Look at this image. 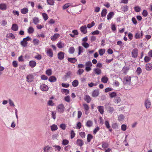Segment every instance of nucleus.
Here are the masks:
<instances>
[{
	"instance_id": "obj_19",
	"label": "nucleus",
	"mask_w": 152,
	"mask_h": 152,
	"mask_svg": "<svg viewBox=\"0 0 152 152\" xmlns=\"http://www.w3.org/2000/svg\"><path fill=\"white\" fill-rule=\"evenodd\" d=\"M121 101L120 98L118 96H117L114 98V102L115 104H119Z\"/></svg>"
},
{
	"instance_id": "obj_40",
	"label": "nucleus",
	"mask_w": 152,
	"mask_h": 152,
	"mask_svg": "<svg viewBox=\"0 0 152 152\" xmlns=\"http://www.w3.org/2000/svg\"><path fill=\"white\" fill-rule=\"evenodd\" d=\"M105 50L104 49H101L99 50V52L100 56H102L105 53Z\"/></svg>"
},
{
	"instance_id": "obj_42",
	"label": "nucleus",
	"mask_w": 152,
	"mask_h": 152,
	"mask_svg": "<svg viewBox=\"0 0 152 152\" xmlns=\"http://www.w3.org/2000/svg\"><path fill=\"white\" fill-rule=\"evenodd\" d=\"M109 146V144L107 142H103L102 143V146L103 148H106Z\"/></svg>"
},
{
	"instance_id": "obj_47",
	"label": "nucleus",
	"mask_w": 152,
	"mask_h": 152,
	"mask_svg": "<svg viewBox=\"0 0 152 152\" xmlns=\"http://www.w3.org/2000/svg\"><path fill=\"white\" fill-rule=\"evenodd\" d=\"M93 138V136L90 134H88L87 135V141L88 142H90L91 140Z\"/></svg>"
},
{
	"instance_id": "obj_58",
	"label": "nucleus",
	"mask_w": 152,
	"mask_h": 152,
	"mask_svg": "<svg viewBox=\"0 0 152 152\" xmlns=\"http://www.w3.org/2000/svg\"><path fill=\"white\" fill-rule=\"evenodd\" d=\"M75 134L74 131L73 130H72L70 133V137L71 139H72L73 138L75 137Z\"/></svg>"
},
{
	"instance_id": "obj_26",
	"label": "nucleus",
	"mask_w": 152,
	"mask_h": 152,
	"mask_svg": "<svg viewBox=\"0 0 152 152\" xmlns=\"http://www.w3.org/2000/svg\"><path fill=\"white\" fill-rule=\"evenodd\" d=\"M11 28L13 31H16L18 30V26L17 24H13L12 25Z\"/></svg>"
},
{
	"instance_id": "obj_28",
	"label": "nucleus",
	"mask_w": 152,
	"mask_h": 152,
	"mask_svg": "<svg viewBox=\"0 0 152 152\" xmlns=\"http://www.w3.org/2000/svg\"><path fill=\"white\" fill-rule=\"evenodd\" d=\"M121 9L122 11L125 12L128 11L129 9V7L127 5L121 7Z\"/></svg>"
},
{
	"instance_id": "obj_15",
	"label": "nucleus",
	"mask_w": 152,
	"mask_h": 152,
	"mask_svg": "<svg viewBox=\"0 0 152 152\" xmlns=\"http://www.w3.org/2000/svg\"><path fill=\"white\" fill-rule=\"evenodd\" d=\"M98 111L101 114H103L104 113V107L103 106H99L97 107Z\"/></svg>"
},
{
	"instance_id": "obj_12",
	"label": "nucleus",
	"mask_w": 152,
	"mask_h": 152,
	"mask_svg": "<svg viewBox=\"0 0 152 152\" xmlns=\"http://www.w3.org/2000/svg\"><path fill=\"white\" fill-rule=\"evenodd\" d=\"M83 106L85 110V114L86 115L88 114V111L89 110V107L88 105L86 104H83Z\"/></svg>"
},
{
	"instance_id": "obj_24",
	"label": "nucleus",
	"mask_w": 152,
	"mask_h": 152,
	"mask_svg": "<svg viewBox=\"0 0 152 152\" xmlns=\"http://www.w3.org/2000/svg\"><path fill=\"white\" fill-rule=\"evenodd\" d=\"M47 53L50 57H52L53 56V52L51 49H50L47 51Z\"/></svg>"
},
{
	"instance_id": "obj_29",
	"label": "nucleus",
	"mask_w": 152,
	"mask_h": 152,
	"mask_svg": "<svg viewBox=\"0 0 152 152\" xmlns=\"http://www.w3.org/2000/svg\"><path fill=\"white\" fill-rule=\"evenodd\" d=\"M68 61L72 63H75L77 61V60L76 58H68Z\"/></svg>"
},
{
	"instance_id": "obj_56",
	"label": "nucleus",
	"mask_w": 152,
	"mask_h": 152,
	"mask_svg": "<svg viewBox=\"0 0 152 152\" xmlns=\"http://www.w3.org/2000/svg\"><path fill=\"white\" fill-rule=\"evenodd\" d=\"M47 2L49 5H53L54 3L53 0H47Z\"/></svg>"
},
{
	"instance_id": "obj_18",
	"label": "nucleus",
	"mask_w": 152,
	"mask_h": 152,
	"mask_svg": "<svg viewBox=\"0 0 152 152\" xmlns=\"http://www.w3.org/2000/svg\"><path fill=\"white\" fill-rule=\"evenodd\" d=\"M145 107L147 108H149L150 107L151 105V102L148 99L145 101Z\"/></svg>"
},
{
	"instance_id": "obj_2",
	"label": "nucleus",
	"mask_w": 152,
	"mask_h": 152,
	"mask_svg": "<svg viewBox=\"0 0 152 152\" xmlns=\"http://www.w3.org/2000/svg\"><path fill=\"white\" fill-rule=\"evenodd\" d=\"M31 40V39L29 36L27 37H26L24 38L23 39V40L20 42L21 45L23 47H26L27 46V42L28 41H30Z\"/></svg>"
},
{
	"instance_id": "obj_51",
	"label": "nucleus",
	"mask_w": 152,
	"mask_h": 152,
	"mask_svg": "<svg viewBox=\"0 0 152 152\" xmlns=\"http://www.w3.org/2000/svg\"><path fill=\"white\" fill-rule=\"evenodd\" d=\"M104 124L106 126V127L107 129H109L110 128L109 122L108 121H105V122Z\"/></svg>"
},
{
	"instance_id": "obj_61",
	"label": "nucleus",
	"mask_w": 152,
	"mask_h": 152,
	"mask_svg": "<svg viewBox=\"0 0 152 152\" xmlns=\"http://www.w3.org/2000/svg\"><path fill=\"white\" fill-rule=\"evenodd\" d=\"M53 147L55 149V151H60L61 150V147L59 145H54Z\"/></svg>"
},
{
	"instance_id": "obj_41",
	"label": "nucleus",
	"mask_w": 152,
	"mask_h": 152,
	"mask_svg": "<svg viewBox=\"0 0 152 152\" xmlns=\"http://www.w3.org/2000/svg\"><path fill=\"white\" fill-rule=\"evenodd\" d=\"M51 130L52 131H55L58 129V127L56 125L53 124L51 126Z\"/></svg>"
},
{
	"instance_id": "obj_45",
	"label": "nucleus",
	"mask_w": 152,
	"mask_h": 152,
	"mask_svg": "<svg viewBox=\"0 0 152 152\" xmlns=\"http://www.w3.org/2000/svg\"><path fill=\"white\" fill-rule=\"evenodd\" d=\"M69 143V141L66 139H64L62 140V144L64 145H66Z\"/></svg>"
},
{
	"instance_id": "obj_39",
	"label": "nucleus",
	"mask_w": 152,
	"mask_h": 152,
	"mask_svg": "<svg viewBox=\"0 0 152 152\" xmlns=\"http://www.w3.org/2000/svg\"><path fill=\"white\" fill-rule=\"evenodd\" d=\"M72 85L74 87H76L78 86V82L77 80H74L72 83Z\"/></svg>"
},
{
	"instance_id": "obj_21",
	"label": "nucleus",
	"mask_w": 152,
	"mask_h": 152,
	"mask_svg": "<svg viewBox=\"0 0 152 152\" xmlns=\"http://www.w3.org/2000/svg\"><path fill=\"white\" fill-rule=\"evenodd\" d=\"M56 80V78L54 76H50L48 79V80L51 82H55Z\"/></svg>"
},
{
	"instance_id": "obj_59",
	"label": "nucleus",
	"mask_w": 152,
	"mask_h": 152,
	"mask_svg": "<svg viewBox=\"0 0 152 152\" xmlns=\"http://www.w3.org/2000/svg\"><path fill=\"white\" fill-rule=\"evenodd\" d=\"M8 37L9 38H11L12 39H14L15 38V37L14 34L11 33H10L7 34Z\"/></svg>"
},
{
	"instance_id": "obj_1",
	"label": "nucleus",
	"mask_w": 152,
	"mask_h": 152,
	"mask_svg": "<svg viewBox=\"0 0 152 152\" xmlns=\"http://www.w3.org/2000/svg\"><path fill=\"white\" fill-rule=\"evenodd\" d=\"M56 109L58 113H62L65 110V107L63 104H60L57 106Z\"/></svg>"
},
{
	"instance_id": "obj_64",
	"label": "nucleus",
	"mask_w": 152,
	"mask_h": 152,
	"mask_svg": "<svg viewBox=\"0 0 152 152\" xmlns=\"http://www.w3.org/2000/svg\"><path fill=\"white\" fill-rule=\"evenodd\" d=\"M60 127L62 129L64 130L66 129V126L65 124H60Z\"/></svg>"
},
{
	"instance_id": "obj_7",
	"label": "nucleus",
	"mask_w": 152,
	"mask_h": 152,
	"mask_svg": "<svg viewBox=\"0 0 152 152\" xmlns=\"http://www.w3.org/2000/svg\"><path fill=\"white\" fill-rule=\"evenodd\" d=\"M64 53L63 52H59L57 55L58 58L60 60H63L64 58Z\"/></svg>"
},
{
	"instance_id": "obj_3",
	"label": "nucleus",
	"mask_w": 152,
	"mask_h": 152,
	"mask_svg": "<svg viewBox=\"0 0 152 152\" xmlns=\"http://www.w3.org/2000/svg\"><path fill=\"white\" fill-rule=\"evenodd\" d=\"M131 77L127 76L124 77L123 79V83L124 85H130L131 84Z\"/></svg>"
},
{
	"instance_id": "obj_31",
	"label": "nucleus",
	"mask_w": 152,
	"mask_h": 152,
	"mask_svg": "<svg viewBox=\"0 0 152 152\" xmlns=\"http://www.w3.org/2000/svg\"><path fill=\"white\" fill-rule=\"evenodd\" d=\"M75 51V49L73 47H71L69 49L68 51L70 54H72L74 53Z\"/></svg>"
},
{
	"instance_id": "obj_25",
	"label": "nucleus",
	"mask_w": 152,
	"mask_h": 152,
	"mask_svg": "<svg viewBox=\"0 0 152 152\" xmlns=\"http://www.w3.org/2000/svg\"><path fill=\"white\" fill-rule=\"evenodd\" d=\"M114 15V13L113 12H111L109 13L107 15V18L108 20H110Z\"/></svg>"
},
{
	"instance_id": "obj_46",
	"label": "nucleus",
	"mask_w": 152,
	"mask_h": 152,
	"mask_svg": "<svg viewBox=\"0 0 152 152\" xmlns=\"http://www.w3.org/2000/svg\"><path fill=\"white\" fill-rule=\"evenodd\" d=\"M95 23L94 21H93L91 23L88 24L87 25V27L88 28H90L95 25Z\"/></svg>"
},
{
	"instance_id": "obj_6",
	"label": "nucleus",
	"mask_w": 152,
	"mask_h": 152,
	"mask_svg": "<svg viewBox=\"0 0 152 152\" xmlns=\"http://www.w3.org/2000/svg\"><path fill=\"white\" fill-rule=\"evenodd\" d=\"M26 78L28 82H31L33 81L34 76L32 74H30L27 75Z\"/></svg>"
},
{
	"instance_id": "obj_50",
	"label": "nucleus",
	"mask_w": 152,
	"mask_h": 152,
	"mask_svg": "<svg viewBox=\"0 0 152 152\" xmlns=\"http://www.w3.org/2000/svg\"><path fill=\"white\" fill-rule=\"evenodd\" d=\"M151 60L150 57L147 56H145L144 58V61L147 63L148 62Z\"/></svg>"
},
{
	"instance_id": "obj_14",
	"label": "nucleus",
	"mask_w": 152,
	"mask_h": 152,
	"mask_svg": "<svg viewBox=\"0 0 152 152\" xmlns=\"http://www.w3.org/2000/svg\"><path fill=\"white\" fill-rule=\"evenodd\" d=\"M41 90L43 91H46L48 89V86L45 84H42L40 86Z\"/></svg>"
},
{
	"instance_id": "obj_52",
	"label": "nucleus",
	"mask_w": 152,
	"mask_h": 152,
	"mask_svg": "<svg viewBox=\"0 0 152 152\" xmlns=\"http://www.w3.org/2000/svg\"><path fill=\"white\" fill-rule=\"evenodd\" d=\"M82 45L85 48H88L89 46V44L86 42H83L82 43Z\"/></svg>"
},
{
	"instance_id": "obj_32",
	"label": "nucleus",
	"mask_w": 152,
	"mask_h": 152,
	"mask_svg": "<svg viewBox=\"0 0 152 152\" xmlns=\"http://www.w3.org/2000/svg\"><path fill=\"white\" fill-rule=\"evenodd\" d=\"M20 12L22 14H26L28 12V9L27 8H24L21 10Z\"/></svg>"
},
{
	"instance_id": "obj_13",
	"label": "nucleus",
	"mask_w": 152,
	"mask_h": 152,
	"mask_svg": "<svg viewBox=\"0 0 152 152\" xmlns=\"http://www.w3.org/2000/svg\"><path fill=\"white\" fill-rule=\"evenodd\" d=\"M77 145L80 147H82L84 144L83 141L81 139H77L76 141Z\"/></svg>"
},
{
	"instance_id": "obj_62",
	"label": "nucleus",
	"mask_w": 152,
	"mask_h": 152,
	"mask_svg": "<svg viewBox=\"0 0 152 152\" xmlns=\"http://www.w3.org/2000/svg\"><path fill=\"white\" fill-rule=\"evenodd\" d=\"M148 15V13L147 11L146 10H144L142 12V15L145 17H146Z\"/></svg>"
},
{
	"instance_id": "obj_36",
	"label": "nucleus",
	"mask_w": 152,
	"mask_h": 152,
	"mask_svg": "<svg viewBox=\"0 0 152 152\" xmlns=\"http://www.w3.org/2000/svg\"><path fill=\"white\" fill-rule=\"evenodd\" d=\"M64 44L62 43L61 41H59L57 44V47L59 48H63L64 46Z\"/></svg>"
},
{
	"instance_id": "obj_35",
	"label": "nucleus",
	"mask_w": 152,
	"mask_h": 152,
	"mask_svg": "<svg viewBox=\"0 0 152 152\" xmlns=\"http://www.w3.org/2000/svg\"><path fill=\"white\" fill-rule=\"evenodd\" d=\"M34 31V29L32 27H30L28 29V32L29 34L33 33Z\"/></svg>"
},
{
	"instance_id": "obj_63",
	"label": "nucleus",
	"mask_w": 152,
	"mask_h": 152,
	"mask_svg": "<svg viewBox=\"0 0 152 152\" xmlns=\"http://www.w3.org/2000/svg\"><path fill=\"white\" fill-rule=\"evenodd\" d=\"M82 127V125L80 122H78L76 124V128L77 129H80Z\"/></svg>"
},
{
	"instance_id": "obj_16",
	"label": "nucleus",
	"mask_w": 152,
	"mask_h": 152,
	"mask_svg": "<svg viewBox=\"0 0 152 152\" xmlns=\"http://www.w3.org/2000/svg\"><path fill=\"white\" fill-rule=\"evenodd\" d=\"M36 62L34 61H31L29 62V65L31 68H34L36 65Z\"/></svg>"
},
{
	"instance_id": "obj_55",
	"label": "nucleus",
	"mask_w": 152,
	"mask_h": 152,
	"mask_svg": "<svg viewBox=\"0 0 152 152\" xmlns=\"http://www.w3.org/2000/svg\"><path fill=\"white\" fill-rule=\"evenodd\" d=\"M42 15L43 18V19L45 20H46L48 18V15L45 13H42Z\"/></svg>"
},
{
	"instance_id": "obj_60",
	"label": "nucleus",
	"mask_w": 152,
	"mask_h": 152,
	"mask_svg": "<svg viewBox=\"0 0 152 152\" xmlns=\"http://www.w3.org/2000/svg\"><path fill=\"white\" fill-rule=\"evenodd\" d=\"M135 11L136 12H139L140 11L141 8L139 6H136L134 7Z\"/></svg>"
},
{
	"instance_id": "obj_38",
	"label": "nucleus",
	"mask_w": 152,
	"mask_h": 152,
	"mask_svg": "<svg viewBox=\"0 0 152 152\" xmlns=\"http://www.w3.org/2000/svg\"><path fill=\"white\" fill-rule=\"evenodd\" d=\"M114 110V109L113 107L109 106L107 107V111L110 113H112Z\"/></svg>"
},
{
	"instance_id": "obj_20",
	"label": "nucleus",
	"mask_w": 152,
	"mask_h": 152,
	"mask_svg": "<svg viewBox=\"0 0 152 152\" xmlns=\"http://www.w3.org/2000/svg\"><path fill=\"white\" fill-rule=\"evenodd\" d=\"M7 9V6L6 4L4 3H1L0 4V9L3 10H5Z\"/></svg>"
},
{
	"instance_id": "obj_10",
	"label": "nucleus",
	"mask_w": 152,
	"mask_h": 152,
	"mask_svg": "<svg viewBox=\"0 0 152 152\" xmlns=\"http://www.w3.org/2000/svg\"><path fill=\"white\" fill-rule=\"evenodd\" d=\"M60 34L58 33L55 34L53 36L51 37V39L52 41H55L59 37Z\"/></svg>"
},
{
	"instance_id": "obj_48",
	"label": "nucleus",
	"mask_w": 152,
	"mask_h": 152,
	"mask_svg": "<svg viewBox=\"0 0 152 152\" xmlns=\"http://www.w3.org/2000/svg\"><path fill=\"white\" fill-rule=\"evenodd\" d=\"M33 43L34 45H38L39 43V41L38 39H33Z\"/></svg>"
},
{
	"instance_id": "obj_57",
	"label": "nucleus",
	"mask_w": 152,
	"mask_h": 152,
	"mask_svg": "<svg viewBox=\"0 0 152 152\" xmlns=\"http://www.w3.org/2000/svg\"><path fill=\"white\" fill-rule=\"evenodd\" d=\"M64 100L67 102H69L70 101V97L69 96H65L64 98Z\"/></svg>"
},
{
	"instance_id": "obj_43",
	"label": "nucleus",
	"mask_w": 152,
	"mask_h": 152,
	"mask_svg": "<svg viewBox=\"0 0 152 152\" xmlns=\"http://www.w3.org/2000/svg\"><path fill=\"white\" fill-rule=\"evenodd\" d=\"M46 74L48 76H50L52 74V71L51 69H49L46 71Z\"/></svg>"
},
{
	"instance_id": "obj_37",
	"label": "nucleus",
	"mask_w": 152,
	"mask_h": 152,
	"mask_svg": "<svg viewBox=\"0 0 152 152\" xmlns=\"http://www.w3.org/2000/svg\"><path fill=\"white\" fill-rule=\"evenodd\" d=\"M108 80V78L106 77H103L101 78V81L104 83H106Z\"/></svg>"
},
{
	"instance_id": "obj_33",
	"label": "nucleus",
	"mask_w": 152,
	"mask_h": 152,
	"mask_svg": "<svg viewBox=\"0 0 152 152\" xmlns=\"http://www.w3.org/2000/svg\"><path fill=\"white\" fill-rule=\"evenodd\" d=\"M61 92L63 94L66 95L69 93V91L68 89H62L61 90Z\"/></svg>"
},
{
	"instance_id": "obj_34",
	"label": "nucleus",
	"mask_w": 152,
	"mask_h": 152,
	"mask_svg": "<svg viewBox=\"0 0 152 152\" xmlns=\"http://www.w3.org/2000/svg\"><path fill=\"white\" fill-rule=\"evenodd\" d=\"M107 13V10L106 9H103L101 12V15L102 17H104L105 16Z\"/></svg>"
},
{
	"instance_id": "obj_23",
	"label": "nucleus",
	"mask_w": 152,
	"mask_h": 152,
	"mask_svg": "<svg viewBox=\"0 0 152 152\" xmlns=\"http://www.w3.org/2000/svg\"><path fill=\"white\" fill-rule=\"evenodd\" d=\"M84 100L87 103H89L91 101V99L89 95H86L85 96Z\"/></svg>"
},
{
	"instance_id": "obj_49",
	"label": "nucleus",
	"mask_w": 152,
	"mask_h": 152,
	"mask_svg": "<svg viewBox=\"0 0 152 152\" xmlns=\"http://www.w3.org/2000/svg\"><path fill=\"white\" fill-rule=\"evenodd\" d=\"M84 70L82 69H79L77 71V75H81L84 72Z\"/></svg>"
},
{
	"instance_id": "obj_5",
	"label": "nucleus",
	"mask_w": 152,
	"mask_h": 152,
	"mask_svg": "<svg viewBox=\"0 0 152 152\" xmlns=\"http://www.w3.org/2000/svg\"><path fill=\"white\" fill-rule=\"evenodd\" d=\"M99 91L98 89H95L94 90L92 93V96L93 97H96L99 96Z\"/></svg>"
},
{
	"instance_id": "obj_11",
	"label": "nucleus",
	"mask_w": 152,
	"mask_h": 152,
	"mask_svg": "<svg viewBox=\"0 0 152 152\" xmlns=\"http://www.w3.org/2000/svg\"><path fill=\"white\" fill-rule=\"evenodd\" d=\"M94 72L95 74L97 75H100L102 73L101 69L97 68L94 69Z\"/></svg>"
},
{
	"instance_id": "obj_22",
	"label": "nucleus",
	"mask_w": 152,
	"mask_h": 152,
	"mask_svg": "<svg viewBox=\"0 0 152 152\" xmlns=\"http://www.w3.org/2000/svg\"><path fill=\"white\" fill-rule=\"evenodd\" d=\"M109 96L111 98H114L117 97V94L115 92H110L109 93Z\"/></svg>"
},
{
	"instance_id": "obj_44",
	"label": "nucleus",
	"mask_w": 152,
	"mask_h": 152,
	"mask_svg": "<svg viewBox=\"0 0 152 152\" xmlns=\"http://www.w3.org/2000/svg\"><path fill=\"white\" fill-rule=\"evenodd\" d=\"M78 55H80L83 52V48L81 46H79L78 48Z\"/></svg>"
},
{
	"instance_id": "obj_53",
	"label": "nucleus",
	"mask_w": 152,
	"mask_h": 152,
	"mask_svg": "<svg viewBox=\"0 0 152 152\" xmlns=\"http://www.w3.org/2000/svg\"><path fill=\"white\" fill-rule=\"evenodd\" d=\"M142 72V70L141 68L140 67H138L136 71L137 74L139 75Z\"/></svg>"
},
{
	"instance_id": "obj_9",
	"label": "nucleus",
	"mask_w": 152,
	"mask_h": 152,
	"mask_svg": "<svg viewBox=\"0 0 152 152\" xmlns=\"http://www.w3.org/2000/svg\"><path fill=\"white\" fill-rule=\"evenodd\" d=\"M143 35V34L142 31H141V32H138L136 33L134 37L136 39H140L142 37Z\"/></svg>"
},
{
	"instance_id": "obj_4",
	"label": "nucleus",
	"mask_w": 152,
	"mask_h": 152,
	"mask_svg": "<svg viewBox=\"0 0 152 152\" xmlns=\"http://www.w3.org/2000/svg\"><path fill=\"white\" fill-rule=\"evenodd\" d=\"M138 50L137 48L133 49L131 52L132 57L134 58H137L138 56Z\"/></svg>"
},
{
	"instance_id": "obj_27",
	"label": "nucleus",
	"mask_w": 152,
	"mask_h": 152,
	"mask_svg": "<svg viewBox=\"0 0 152 152\" xmlns=\"http://www.w3.org/2000/svg\"><path fill=\"white\" fill-rule=\"evenodd\" d=\"M33 22L35 25H37L38 23L39 22V18L36 17H34L33 19Z\"/></svg>"
},
{
	"instance_id": "obj_30",
	"label": "nucleus",
	"mask_w": 152,
	"mask_h": 152,
	"mask_svg": "<svg viewBox=\"0 0 152 152\" xmlns=\"http://www.w3.org/2000/svg\"><path fill=\"white\" fill-rule=\"evenodd\" d=\"M152 68V64L148 63L146 65V69L147 70H150Z\"/></svg>"
},
{
	"instance_id": "obj_54",
	"label": "nucleus",
	"mask_w": 152,
	"mask_h": 152,
	"mask_svg": "<svg viewBox=\"0 0 152 152\" xmlns=\"http://www.w3.org/2000/svg\"><path fill=\"white\" fill-rule=\"evenodd\" d=\"M51 116L52 118L55 120L56 118V112L54 111H52L51 113Z\"/></svg>"
},
{
	"instance_id": "obj_17",
	"label": "nucleus",
	"mask_w": 152,
	"mask_h": 152,
	"mask_svg": "<svg viewBox=\"0 0 152 152\" xmlns=\"http://www.w3.org/2000/svg\"><path fill=\"white\" fill-rule=\"evenodd\" d=\"M93 121L88 120L86 122V125L88 127H90L93 126Z\"/></svg>"
},
{
	"instance_id": "obj_8",
	"label": "nucleus",
	"mask_w": 152,
	"mask_h": 152,
	"mask_svg": "<svg viewBox=\"0 0 152 152\" xmlns=\"http://www.w3.org/2000/svg\"><path fill=\"white\" fill-rule=\"evenodd\" d=\"M80 30L81 32L84 34H86L87 31V27L86 25L81 26L80 27Z\"/></svg>"
}]
</instances>
